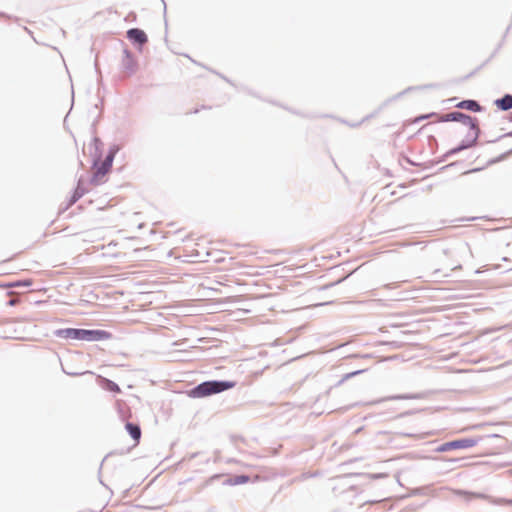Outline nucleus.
<instances>
[{
  "instance_id": "1",
  "label": "nucleus",
  "mask_w": 512,
  "mask_h": 512,
  "mask_svg": "<svg viewBox=\"0 0 512 512\" xmlns=\"http://www.w3.org/2000/svg\"><path fill=\"white\" fill-rule=\"evenodd\" d=\"M235 385V382L232 381H207L192 389L190 396L194 398H202L231 389Z\"/></svg>"
},
{
  "instance_id": "2",
  "label": "nucleus",
  "mask_w": 512,
  "mask_h": 512,
  "mask_svg": "<svg viewBox=\"0 0 512 512\" xmlns=\"http://www.w3.org/2000/svg\"><path fill=\"white\" fill-rule=\"evenodd\" d=\"M114 152H110L104 160L95 161L92 167L91 183L95 186L107 181V175L112 168Z\"/></svg>"
},
{
  "instance_id": "3",
  "label": "nucleus",
  "mask_w": 512,
  "mask_h": 512,
  "mask_svg": "<svg viewBox=\"0 0 512 512\" xmlns=\"http://www.w3.org/2000/svg\"><path fill=\"white\" fill-rule=\"evenodd\" d=\"M478 443V440L472 438L459 439L451 442H446L440 445L437 448L438 452H446L449 450L456 449H467L475 446Z\"/></svg>"
},
{
  "instance_id": "4",
  "label": "nucleus",
  "mask_w": 512,
  "mask_h": 512,
  "mask_svg": "<svg viewBox=\"0 0 512 512\" xmlns=\"http://www.w3.org/2000/svg\"><path fill=\"white\" fill-rule=\"evenodd\" d=\"M111 338V334L105 330H86L81 329V340L83 341H101Z\"/></svg>"
},
{
  "instance_id": "5",
  "label": "nucleus",
  "mask_w": 512,
  "mask_h": 512,
  "mask_svg": "<svg viewBox=\"0 0 512 512\" xmlns=\"http://www.w3.org/2000/svg\"><path fill=\"white\" fill-rule=\"evenodd\" d=\"M448 116H449V118L451 120L461 121L465 125L469 126L470 129L473 131L474 137L475 138L477 137V127H476V125L474 123L473 118H471L470 116H467V115H465L463 113H460V112H452Z\"/></svg>"
},
{
  "instance_id": "6",
  "label": "nucleus",
  "mask_w": 512,
  "mask_h": 512,
  "mask_svg": "<svg viewBox=\"0 0 512 512\" xmlns=\"http://www.w3.org/2000/svg\"><path fill=\"white\" fill-rule=\"evenodd\" d=\"M127 37L134 43L143 45L148 41L145 32L138 28H133L127 31Z\"/></svg>"
},
{
  "instance_id": "7",
  "label": "nucleus",
  "mask_w": 512,
  "mask_h": 512,
  "mask_svg": "<svg viewBox=\"0 0 512 512\" xmlns=\"http://www.w3.org/2000/svg\"><path fill=\"white\" fill-rule=\"evenodd\" d=\"M56 336L65 339L81 340V329L66 328L59 329L55 332Z\"/></svg>"
},
{
  "instance_id": "8",
  "label": "nucleus",
  "mask_w": 512,
  "mask_h": 512,
  "mask_svg": "<svg viewBox=\"0 0 512 512\" xmlns=\"http://www.w3.org/2000/svg\"><path fill=\"white\" fill-rule=\"evenodd\" d=\"M123 66L127 76H131L136 70V62L129 54L124 57Z\"/></svg>"
},
{
  "instance_id": "9",
  "label": "nucleus",
  "mask_w": 512,
  "mask_h": 512,
  "mask_svg": "<svg viewBox=\"0 0 512 512\" xmlns=\"http://www.w3.org/2000/svg\"><path fill=\"white\" fill-rule=\"evenodd\" d=\"M125 427H126V430L129 432V434L131 435V437L133 438V440L135 441V444H138L139 440L141 438L140 427L138 425L130 423V422L126 423Z\"/></svg>"
},
{
  "instance_id": "10",
  "label": "nucleus",
  "mask_w": 512,
  "mask_h": 512,
  "mask_svg": "<svg viewBox=\"0 0 512 512\" xmlns=\"http://www.w3.org/2000/svg\"><path fill=\"white\" fill-rule=\"evenodd\" d=\"M457 107L466 109V110H470V111H474V112L480 111V109H481L480 105L474 100L462 101L457 105Z\"/></svg>"
},
{
  "instance_id": "11",
  "label": "nucleus",
  "mask_w": 512,
  "mask_h": 512,
  "mask_svg": "<svg viewBox=\"0 0 512 512\" xmlns=\"http://www.w3.org/2000/svg\"><path fill=\"white\" fill-rule=\"evenodd\" d=\"M496 105L506 111L512 108V96L511 95H505L503 98L498 99L496 101Z\"/></svg>"
},
{
  "instance_id": "12",
  "label": "nucleus",
  "mask_w": 512,
  "mask_h": 512,
  "mask_svg": "<svg viewBox=\"0 0 512 512\" xmlns=\"http://www.w3.org/2000/svg\"><path fill=\"white\" fill-rule=\"evenodd\" d=\"M248 481H249V477L248 476L239 475V476H235L233 478H230L229 480H227V483L229 485H240V484L247 483Z\"/></svg>"
},
{
  "instance_id": "13",
  "label": "nucleus",
  "mask_w": 512,
  "mask_h": 512,
  "mask_svg": "<svg viewBox=\"0 0 512 512\" xmlns=\"http://www.w3.org/2000/svg\"><path fill=\"white\" fill-rule=\"evenodd\" d=\"M32 285V280L28 279V280H24V281H15V282H12L8 285V287H20V286H25V287H29Z\"/></svg>"
},
{
  "instance_id": "14",
  "label": "nucleus",
  "mask_w": 512,
  "mask_h": 512,
  "mask_svg": "<svg viewBox=\"0 0 512 512\" xmlns=\"http://www.w3.org/2000/svg\"><path fill=\"white\" fill-rule=\"evenodd\" d=\"M457 494L463 495V496H471V497L477 496L475 493H468V492H462V491H458Z\"/></svg>"
},
{
  "instance_id": "15",
  "label": "nucleus",
  "mask_w": 512,
  "mask_h": 512,
  "mask_svg": "<svg viewBox=\"0 0 512 512\" xmlns=\"http://www.w3.org/2000/svg\"><path fill=\"white\" fill-rule=\"evenodd\" d=\"M15 303H16V301H15V300H10V301H9V304H10V305H14Z\"/></svg>"
},
{
  "instance_id": "16",
  "label": "nucleus",
  "mask_w": 512,
  "mask_h": 512,
  "mask_svg": "<svg viewBox=\"0 0 512 512\" xmlns=\"http://www.w3.org/2000/svg\"><path fill=\"white\" fill-rule=\"evenodd\" d=\"M358 372H352L351 374L347 375V377L357 374Z\"/></svg>"
}]
</instances>
